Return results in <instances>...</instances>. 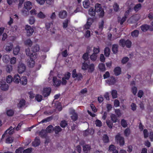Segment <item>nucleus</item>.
Returning a JSON list of instances; mask_svg holds the SVG:
<instances>
[{
  "label": "nucleus",
  "instance_id": "obj_54",
  "mask_svg": "<svg viewBox=\"0 0 153 153\" xmlns=\"http://www.w3.org/2000/svg\"><path fill=\"white\" fill-rule=\"evenodd\" d=\"M20 51V49L19 47H16L13 49V53L14 54L17 55L19 53Z\"/></svg>",
  "mask_w": 153,
  "mask_h": 153
},
{
  "label": "nucleus",
  "instance_id": "obj_7",
  "mask_svg": "<svg viewBox=\"0 0 153 153\" xmlns=\"http://www.w3.org/2000/svg\"><path fill=\"white\" fill-rule=\"evenodd\" d=\"M70 114L72 115L71 116V118L73 121H75L77 120L78 115L74 109H70Z\"/></svg>",
  "mask_w": 153,
  "mask_h": 153
},
{
  "label": "nucleus",
  "instance_id": "obj_60",
  "mask_svg": "<svg viewBox=\"0 0 153 153\" xmlns=\"http://www.w3.org/2000/svg\"><path fill=\"white\" fill-rule=\"evenodd\" d=\"M131 91L134 95H136L137 92V88L135 86H134L131 88Z\"/></svg>",
  "mask_w": 153,
  "mask_h": 153
},
{
  "label": "nucleus",
  "instance_id": "obj_56",
  "mask_svg": "<svg viewBox=\"0 0 153 153\" xmlns=\"http://www.w3.org/2000/svg\"><path fill=\"white\" fill-rule=\"evenodd\" d=\"M128 60L129 59L128 57H125L122 59L121 60V63L123 64H125L127 62Z\"/></svg>",
  "mask_w": 153,
  "mask_h": 153
},
{
  "label": "nucleus",
  "instance_id": "obj_26",
  "mask_svg": "<svg viewBox=\"0 0 153 153\" xmlns=\"http://www.w3.org/2000/svg\"><path fill=\"white\" fill-rule=\"evenodd\" d=\"M95 10L97 13L100 12L101 10L102 9L101 7V5L100 4H96L95 7Z\"/></svg>",
  "mask_w": 153,
  "mask_h": 153
},
{
  "label": "nucleus",
  "instance_id": "obj_30",
  "mask_svg": "<svg viewBox=\"0 0 153 153\" xmlns=\"http://www.w3.org/2000/svg\"><path fill=\"white\" fill-rule=\"evenodd\" d=\"M104 21L103 20H102L101 22L99 23L98 24V30L101 31L103 28V26L104 25Z\"/></svg>",
  "mask_w": 153,
  "mask_h": 153
},
{
  "label": "nucleus",
  "instance_id": "obj_45",
  "mask_svg": "<svg viewBox=\"0 0 153 153\" xmlns=\"http://www.w3.org/2000/svg\"><path fill=\"white\" fill-rule=\"evenodd\" d=\"M42 98V95L39 94H36L35 96V100L38 102H41Z\"/></svg>",
  "mask_w": 153,
  "mask_h": 153
},
{
  "label": "nucleus",
  "instance_id": "obj_59",
  "mask_svg": "<svg viewBox=\"0 0 153 153\" xmlns=\"http://www.w3.org/2000/svg\"><path fill=\"white\" fill-rule=\"evenodd\" d=\"M113 8L114 10L117 12L119 9V7L117 3H115L113 5Z\"/></svg>",
  "mask_w": 153,
  "mask_h": 153
},
{
  "label": "nucleus",
  "instance_id": "obj_11",
  "mask_svg": "<svg viewBox=\"0 0 153 153\" xmlns=\"http://www.w3.org/2000/svg\"><path fill=\"white\" fill-rule=\"evenodd\" d=\"M51 89L50 87L45 88L44 89L43 95L45 97L49 96L51 92Z\"/></svg>",
  "mask_w": 153,
  "mask_h": 153
},
{
  "label": "nucleus",
  "instance_id": "obj_21",
  "mask_svg": "<svg viewBox=\"0 0 153 153\" xmlns=\"http://www.w3.org/2000/svg\"><path fill=\"white\" fill-rule=\"evenodd\" d=\"M116 80L114 77L111 76L108 80V83L110 85H113L116 82Z\"/></svg>",
  "mask_w": 153,
  "mask_h": 153
},
{
  "label": "nucleus",
  "instance_id": "obj_55",
  "mask_svg": "<svg viewBox=\"0 0 153 153\" xmlns=\"http://www.w3.org/2000/svg\"><path fill=\"white\" fill-rule=\"evenodd\" d=\"M141 7V4L139 3L136 5L134 7V10L135 11H137Z\"/></svg>",
  "mask_w": 153,
  "mask_h": 153
},
{
  "label": "nucleus",
  "instance_id": "obj_3",
  "mask_svg": "<svg viewBox=\"0 0 153 153\" xmlns=\"http://www.w3.org/2000/svg\"><path fill=\"white\" fill-rule=\"evenodd\" d=\"M82 69L83 71L88 70V72L92 73L94 70L95 66L93 63H91L88 65L86 62H84L82 64Z\"/></svg>",
  "mask_w": 153,
  "mask_h": 153
},
{
  "label": "nucleus",
  "instance_id": "obj_47",
  "mask_svg": "<svg viewBox=\"0 0 153 153\" xmlns=\"http://www.w3.org/2000/svg\"><path fill=\"white\" fill-rule=\"evenodd\" d=\"M100 52V49L99 46H98L97 48H95V47L94 48L93 53L98 55V54Z\"/></svg>",
  "mask_w": 153,
  "mask_h": 153
},
{
  "label": "nucleus",
  "instance_id": "obj_16",
  "mask_svg": "<svg viewBox=\"0 0 153 153\" xmlns=\"http://www.w3.org/2000/svg\"><path fill=\"white\" fill-rule=\"evenodd\" d=\"M118 48L119 46L117 44L112 45L111 50L113 54H116L118 53Z\"/></svg>",
  "mask_w": 153,
  "mask_h": 153
},
{
  "label": "nucleus",
  "instance_id": "obj_34",
  "mask_svg": "<svg viewBox=\"0 0 153 153\" xmlns=\"http://www.w3.org/2000/svg\"><path fill=\"white\" fill-rule=\"evenodd\" d=\"M113 122L111 120H107L106 121V124L108 127V128L110 129H111L112 128L113 126Z\"/></svg>",
  "mask_w": 153,
  "mask_h": 153
},
{
  "label": "nucleus",
  "instance_id": "obj_27",
  "mask_svg": "<svg viewBox=\"0 0 153 153\" xmlns=\"http://www.w3.org/2000/svg\"><path fill=\"white\" fill-rule=\"evenodd\" d=\"M62 130V129L59 126H55L53 128V131L56 134H59Z\"/></svg>",
  "mask_w": 153,
  "mask_h": 153
},
{
  "label": "nucleus",
  "instance_id": "obj_52",
  "mask_svg": "<svg viewBox=\"0 0 153 153\" xmlns=\"http://www.w3.org/2000/svg\"><path fill=\"white\" fill-rule=\"evenodd\" d=\"M35 21V19L33 16L30 17L29 19V22L30 25L33 24Z\"/></svg>",
  "mask_w": 153,
  "mask_h": 153
},
{
  "label": "nucleus",
  "instance_id": "obj_36",
  "mask_svg": "<svg viewBox=\"0 0 153 153\" xmlns=\"http://www.w3.org/2000/svg\"><path fill=\"white\" fill-rule=\"evenodd\" d=\"M120 124L121 125L123 128L126 127L128 125L127 122L124 119H122L120 122Z\"/></svg>",
  "mask_w": 153,
  "mask_h": 153
},
{
  "label": "nucleus",
  "instance_id": "obj_61",
  "mask_svg": "<svg viewBox=\"0 0 153 153\" xmlns=\"http://www.w3.org/2000/svg\"><path fill=\"white\" fill-rule=\"evenodd\" d=\"M95 124L97 126L99 127H101L102 125V123L101 121L99 120H96L95 122Z\"/></svg>",
  "mask_w": 153,
  "mask_h": 153
},
{
  "label": "nucleus",
  "instance_id": "obj_14",
  "mask_svg": "<svg viewBox=\"0 0 153 153\" xmlns=\"http://www.w3.org/2000/svg\"><path fill=\"white\" fill-rule=\"evenodd\" d=\"M24 7L27 10H30L32 8V4L31 2L30 1L25 2L24 3Z\"/></svg>",
  "mask_w": 153,
  "mask_h": 153
},
{
  "label": "nucleus",
  "instance_id": "obj_4",
  "mask_svg": "<svg viewBox=\"0 0 153 153\" xmlns=\"http://www.w3.org/2000/svg\"><path fill=\"white\" fill-rule=\"evenodd\" d=\"M119 44L123 47L126 46L127 48H130L131 46V42L129 39L125 40L124 39H121L119 41Z\"/></svg>",
  "mask_w": 153,
  "mask_h": 153
},
{
  "label": "nucleus",
  "instance_id": "obj_29",
  "mask_svg": "<svg viewBox=\"0 0 153 153\" xmlns=\"http://www.w3.org/2000/svg\"><path fill=\"white\" fill-rule=\"evenodd\" d=\"M54 127L51 125L48 126L46 129V131L47 133H50L53 131Z\"/></svg>",
  "mask_w": 153,
  "mask_h": 153
},
{
  "label": "nucleus",
  "instance_id": "obj_32",
  "mask_svg": "<svg viewBox=\"0 0 153 153\" xmlns=\"http://www.w3.org/2000/svg\"><path fill=\"white\" fill-rule=\"evenodd\" d=\"M13 138L11 136H8L6 139L5 143H11L13 141Z\"/></svg>",
  "mask_w": 153,
  "mask_h": 153
},
{
  "label": "nucleus",
  "instance_id": "obj_38",
  "mask_svg": "<svg viewBox=\"0 0 153 153\" xmlns=\"http://www.w3.org/2000/svg\"><path fill=\"white\" fill-rule=\"evenodd\" d=\"M111 95L113 99H115L117 97V91L116 90H113L111 91Z\"/></svg>",
  "mask_w": 153,
  "mask_h": 153
},
{
  "label": "nucleus",
  "instance_id": "obj_53",
  "mask_svg": "<svg viewBox=\"0 0 153 153\" xmlns=\"http://www.w3.org/2000/svg\"><path fill=\"white\" fill-rule=\"evenodd\" d=\"M53 23L51 22H46L45 24V27L46 29L48 31L49 29L50 28L51 25H52Z\"/></svg>",
  "mask_w": 153,
  "mask_h": 153
},
{
  "label": "nucleus",
  "instance_id": "obj_15",
  "mask_svg": "<svg viewBox=\"0 0 153 153\" xmlns=\"http://www.w3.org/2000/svg\"><path fill=\"white\" fill-rule=\"evenodd\" d=\"M67 15V12L65 10H63L59 12V16L60 19H64L66 17Z\"/></svg>",
  "mask_w": 153,
  "mask_h": 153
},
{
  "label": "nucleus",
  "instance_id": "obj_6",
  "mask_svg": "<svg viewBox=\"0 0 153 153\" xmlns=\"http://www.w3.org/2000/svg\"><path fill=\"white\" fill-rule=\"evenodd\" d=\"M116 141L119 143L120 146H123L125 143L124 139V137L120 136V134H118L115 137Z\"/></svg>",
  "mask_w": 153,
  "mask_h": 153
},
{
  "label": "nucleus",
  "instance_id": "obj_33",
  "mask_svg": "<svg viewBox=\"0 0 153 153\" xmlns=\"http://www.w3.org/2000/svg\"><path fill=\"white\" fill-rule=\"evenodd\" d=\"M83 7L85 8H88L90 6V3L88 0H85L83 3Z\"/></svg>",
  "mask_w": 153,
  "mask_h": 153
},
{
  "label": "nucleus",
  "instance_id": "obj_43",
  "mask_svg": "<svg viewBox=\"0 0 153 153\" xmlns=\"http://www.w3.org/2000/svg\"><path fill=\"white\" fill-rule=\"evenodd\" d=\"M68 125V123L65 120L61 121L60 123V126L63 128H65Z\"/></svg>",
  "mask_w": 153,
  "mask_h": 153
},
{
  "label": "nucleus",
  "instance_id": "obj_23",
  "mask_svg": "<svg viewBox=\"0 0 153 153\" xmlns=\"http://www.w3.org/2000/svg\"><path fill=\"white\" fill-rule=\"evenodd\" d=\"M111 52L110 49L108 47H105L104 50V54L106 57H108Z\"/></svg>",
  "mask_w": 153,
  "mask_h": 153
},
{
  "label": "nucleus",
  "instance_id": "obj_46",
  "mask_svg": "<svg viewBox=\"0 0 153 153\" xmlns=\"http://www.w3.org/2000/svg\"><path fill=\"white\" fill-rule=\"evenodd\" d=\"M9 59V56L7 55H4L3 57V60L5 63H7L8 62Z\"/></svg>",
  "mask_w": 153,
  "mask_h": 153
},
{
  "label": "nucleus",
  "instance_id": "obj_1",
  "mask_svg": "<svg viewBox=\"0 0 153 153\" xmlns=\"http://www.w3.org/2000/svg\"><path fill=\"white\" fill-rule=\"evenodd\" d=\"M13 79V82L16 84L19 83L20 82L21 84L25 85L27 83V80L26 76H23L20 77L18 74H15L14 76Z\"/></svg>",
  "mask_w": 153,
  "mask_h": 153
},
{
  "label": "nucleus",
  "instance_id": "obj_31",
  "mask_svg": "<svg viewBox=\"0 0 153 153\" xmlns=\"http://www.w3.org/2000/svg\"><path fill=\"white\" fill-rule=\"evenodd\" d=\"M98 66L100 71L103 72L105 70V65L104 63H102L100 64Z\"/></svg>",
  "mask_w": 153,
  "mask_h": 153
},
{
  "label": "nucleus",
  "instance_id": "obj_64",
  "mask_svg": "<svg viewBox=\"0 0 153 153\" xmlns=\"http://www.w3.org/2000/svg\"><path fill=\"white\" fill-rule=\"evenodd\" d=\"M23 150V148L22 147H20L17 149L15 151L16 153H22Z\"/></svg>",
  "mask_w": 153,
  "mask_h": 153
},
{
  "label": "nucleus",
  "instance_id": "obj_48",
  "mask_svg": "<svg viewBox=\"0 0 153 153\" xmlns=\"http://www.w3.org/2000/svg\"><path fill=\"white\" fill-rule=\"evenodd\" d=\"M6 80L7 83H10L13 81V78L11 75H8L7 77Z\"/></svg>",
  "mask_w": 153,
  "mask_h": 153
},
{
  "label": "nucleus",
  "instance_id": "obj_41",
  "mask_svg": "<svg viewBox=\"0 0 153 153\" xmlns=\"http://www.w3.org/2000/svg\"><path fill=\"white\" fill-rule=\"evenodd\" d=\"M98 55L93 53L90 56V59L93 61H95L97 59Z\"/></svg>",
  "mask_w": 153,
  "mask_h": 153
},
{
  "label": "nucleus",
  "instance_id": "obj_12",
  "mask_svg": "<svg viewBox=\"0 0 153 153\" xmlns=\"http://www.w3.org/2000/svg\"><path fill=\"white\" fill-rule=\"evenodd\" d=\"M0 88L2 90L5 91L8 90L9 88L8 85L6 84L5 82L0 81Z\"/></svg>",
  "mask_w": 153,
  "mask_h": 153
},
{
  "label": "nucleus",
  "instance_id": "obj_9",
  "mask_svg": "<svg viewBox=\"0 0 153 153\" xmlns=\"http://www.w3.org/2000/svg\"><path fill=\"white\" fill-rule=\"evenodd\" d=\"M25 29L27 31V35L28 36H30L32 35L34 32L33 28L30 25H27L25 26Z\"/></svg>",
  "mask_w": 153,
  "mask_h": 153
},
{
  "label": "nucleus",
  "instance_id": "obj_5",
  "mask_svg": "<svg viewBox=\"0 0 153 153\" xmlns=\"http://www.w3.org/2000/svg\"><path fill=\"white\" fill-rule=\"evenodd\" d=\"M39 50L40 48L39 46L38 45L36 44L33 46L32 47V48H31V51H30V49L29 48H28L26 49V53L27 51L30 53V54L31 55L32 54H33V53H35V54H36V57L37 54L36 52L39 51Z\"/></svg>",
  "mask_w": 153,
  "mask_h": 153
},
{
  "label": "nucleus",
  "instance_id": "obj_19",
  "mask_svg": "<svg viewBox=\"0 0 153 153\" xmlns=\"http://www.w3.org/2000/svg\"><path fill=\"white\" fill-rule=\"evenodd\" d=\"M109 151L110 152H112V153H118V152L116 150L115 146L113 145H111L109 146Z\"/></svg>",
  "mask_w": 153,
  "mask_h": 153
},
{
  "label": "nucleus",
  "instance_id": "obj_2",
  "mask_svg": "<svg viewBox=\"0 0 153 153\" xmlns=\"http://www.w3.org/2000/svg\"><path fill=\"white\" fill-rule=\"evenodd\" d=\"M26 54L30 58V59L28 60L27 62L28 66L30 68H33L35 65L34 59L36 58V54L34 53L33 54H30V53L27 51H26Z\"/></svg>",
  "mask_w": 153,
  "mask_h": 153
},
{
  "label": "nucleus",
  "instance_id": "obj_17",
  "mask_svg": "<svg viewBox=\"0 0 153 153\" xmlns=\"http://www.w3.org/2000/svg\"><path fill=\"white\" fill-rule=\"evenodd\" d=\"M40 143V141L39 137H36L35 140L32 142V145L34 147H37L39 146Z\"/></svg>",
  "mask_w": 153,
  "mask_h": 153
},
{
  "label": "nucleus",
  "instance_id": "obj_44",
  "mask_svg": "<svg viewBox=\"0 0 153 153\" xmlns=\"http://www.w3.org/2000/svg\"><path fill=\"white\" fill-rule=\"evenodd\" d=\"M37 16L40 19H43L46 16L43 12L40 11L37 14Z\"/></svg>",
  "mask_w": 153,
  "mask_h": 153
},
{
  "label": "nucleus",
  "instance_id": "obj_40",
  "mask_svg": "<svg viewBox=\"0 0 153 153\" xmlns=\"http://www.w3.org/2000/svg\"><path fill=\"white\" fill-rule=\"evenodd\" d=\"M102 140L104 143H108L109 141V137L107 134H104L103 136Z\"/></svg>",
  "mask_w": 153,
  "mask_h": 153
},
{
  "label": "nucleus",
  "instance_id": "obj_63",
  "mask_svg": "<svg viewBox=\"0 0 153 153\" xmlns=\"http://www.w3.org/2000/svg\"><path fill=\"white\" fill-rule=\"evenodd\" d=\"M32 148H29L24 150L23 151V153H30L32 151Z\"/></svg>",
  "mask_w": 153,
  "mask_h": 153
},
{
  "label": "nucleus",
  "instance_id": "obj_58",
  "mask_svg": "<svg viewBox=\"0 0 153 153\" xmlns=\"http://www.w3.org/2000/svg\"><path fill=\"white\" fill-rule=\"evenodd\" d=\"M115 113L116 114V115H117V117H120L121 116V112L120 110V109H115Z\"/></svg>",
  "mask_w": 153,
  "mask_h": 153
},
{
  "label": "nucleus",
  "instance_id": "obj_13",
  "mask_svg": "<svg viewBox=\"0 0 153 153\" xmlns=\"http://www.w3.org/2000/svg\"><path fill=\"white\" fill-rule=\"evenodd\" d=\"M53 85L55 87H58L59 86L61 83V81L59 79H57L56 77H53Z\"/></svg>",
  "mask_w": 153,
  "mask_h": 153
},
{
  "label": "nucleus",
  "instance_id": "obj_24",
  "mask_svg": "<svg viewBox=\"0 0 153 153\" xmlns=\"http://www.w3.org/2000/svg\"><path fill=\"white\" fill-rule=\"evenodd\" d=\"M118 117L116 115L114 114H112L110 116L111 120L114 123H116L117 121Z\"/></svg>",
  "mask_w": 153,
  "mask_h": 153
},
{
  "label": "nucleus",
  "instance_id": "obj_20",
  "mask_svg": "<svg viewBox=\"0 0 153 153\" xmlns=\"http://www.w3.org/2000/svg\"><path fill=\"white\" fill-rule=\"evenodd\" d=\"M39 136L42 138H45L47 136V132L44 129H42L39 132Z\"/></svg>",
  "mask_w": 153,
  "mask_h": 153
},
{
  "label": "nucleus",
  "instance_id": "obj_49",
  "mask_svg": "<svg viewBox=\"0 0 153 153\" xmlns=\"http://www.w3.org/2000/svg\"><path fill=\"white\" fill-rule=\"evenodd\" d=\"M14 128H13L12 127L10 126L8 129L6 131H7V133L9 134H12L14 132Z\"/></svg>",
  "mask_w": 153,
  "mask_h": 153
},
{
  "label": "nucleus",
  "instance_id": "obj_22",
  "mask_svg": "<svg viewBox=\"0 0 153 153\" xmlns=\"http://www.w3.org/2000/svg\"><path fill=\"white\" fill-rule=\"evenodd\" d=\"M13 45L12 43H10L6 45L5 49L7 51H12L13 48Z\"/></svg>",
  "mask_w": 153,
  "mask_h": 153
},
{
  "label": "nucleus",
  "instance_id": "obj_39",
  "mask_svg": "<svg viewBox=\"0 0 153 153\" xmlns=\"http://www.w3.org/2000/svg\"><path fill=\"white\" fill-rule=\"evenodd\" d=\"M6 113L7 116H13L14 113V111L10 109L7 111Z\"/></svg>",
  "mask_w": 153,
  "mask_h": 153
},
{
  "label": "nucleus",
  "instance_id": "obj_10",
  "mask_svg": "<svg viewBox=\"0 0 153 153\" xmlns=\"http://www.w3.org/2000/svg\"><path fill=\"white\" fill-rule=\"evenodd\" d=\"M140 28L143 32H146L149 29L150 31H153V28L147 24H144L141 25L140 26Z\"/></svg>",
  "mask_w": 153,
  "mask_h": 153
},
{
  "label": "nucleus",
  "instance_id": "obj_37",
  "mask_svg": "<svg viewBox=\"0 0 153 153\" xmlns=\"http://www.w3.org/2000/svg\"><path fill=\"white\" fill-rule=\"evenodd\" d=\"M70 22V21L68 19L65 20L63 23V28H67L68 25V23Z\"/></svg>",
  "mask_w": 153,
  "mask_h": 153
},
{
  "label": "nucleus",
  "instance_id": "obj_8",
  "mask_svg": "<svg viewBox=\"0 0 153 153\" xmlns=\"http://www.w3.org/2000/svg\"><path fill=\"white\" fill-rule=\"evenodd\" d=\"M26 67L25 65L22 63H19L18 66V71L19 74H22L26 70Z\"/></svg>",
  "mask_w": 153,
  "mask_h": 153
},
{
  "label": "nucleus",
  "instance_id": "obj_42",
  "mask_svg": "<svg viewBox=\"0 0 153 153\" xmlns=\"http://www.w3.org/2000/svg\"><path fill=\"white\" fill-rule=\"evenodd\" d=\"M127 17L125 16H123L120 19H118V22L120 23L121 25H122L123 23L125 22L126 19Z\"/></svg>",
  "mask_w": 153,
  "mask_h": 153
},
{
  "label": "nucleus",
  "instance_id": "obj_57",
  "mask_svg": "<svg viewBox=\"0 0 153 153\" xmlns=\"http://www.w3.org/2000/svg\"><path fill=\"white\" fill-rule=\"evenodd\" d=\"M138 34L139 31L137 30H135L131 33V35L133 36L137 37L138 36Z\"/></svg>",
  "mask_w": 153,
  "mask_h": 153
},
{
  "label": "nucleus",
  "instance_id": "obj_25",
  "mask_svg": "<svg viewBox=\"0 0 153 153\" xmlns=\"http://www.w3.org/2000/svg\"><path fill=\"white\" fill-rule=\"evenodd\" d=\"M25 101L23 99H22L19 101V103L17 104L18 107L20 108L24 106L25 103Z\"/></svg>",
  "mask_w": 153,
  "mask_h": 153
},
{
  "label": "nucleus",
  "instance_id": "obj_51",
  "mask_svg": "<svg viewBox=\"0 0 153 153\" xmlns=\"http://www.w3.org/2000/svg\"><path fill=\"white\" fill-rule=\"evenodd\" d=\"M91 149V147L88 145H86L83 146V150L84 152L88 151Z\"/></svg>",
  "mask_w": 153,
  "mask_h": 153
},
{
  "label": "nucleus",
  "instance_id": "obj_18",
  "mask_svg": "<svg viewBox=\"0 0 153 153\" xmlns=\"http://www.w3.org/2000/svg\"><path fill=\"white\" fill-rule=\"evenodd\" d=\"M114 74L116 76H118L121 74V68L119 67H116L114 68Z\"/></svg>",
  "mask_w": 153,
  "mask_h": 153
},
{
  "label": "nucleus",
  "instance_id": "obj_35",
  "mask_svg": "<svg viewBox=\"0 0 153 153\" xmlns=\"http://www.w3.org/2000/svg\"><path fill=\"white\" fill-rule=\"evenodd\" d=\"M25 45L27 46L30 47L32 45V42L30 39H27L24 42Z\"/></svg>",
  "mask_w": 153,
  "mask_h": 153
},
{
  "label": "nucleus",
  "instance_id": "obj_62",
  "mask_svg": "<svg viewBox=\"0 0 153 153\" xmlns=\"http://www.w3.org/2000/svg\"><path fill=\"white\" fill-rule=\"evenodd\" d=\"M78 74L76 73V69L73 70L72 72V76L74 78L76 77L77 76Z\"/></svg>",
  "mask_w": 153,
  "mask_h": 153
},
{
  "label": "nucleus",
  "instance_id": "obj_28",
  "mask_svg": "<svg viewBox=\"0 0 153 153\" xmlns=\"http://www.w3.org/2000/svg\"><path fill=\"white\" fill-rule=\"evenodd\" d=\"M96 11L94 8H90L88 11V14L92 16H95L96 14Z\"/></svg>",
  "mask_w": 153,
  "mask_h": 153
},
{
  "label": "nucleus",
  "instance_id": "obj_50",
  "mask_svg": "<svg viewBox=\"0 0 153 153\" xmlns=\"http://www.w3.org/2000/svg\"><path fill=\"white\" fill-rule=\"evenodd\" d=\"M130 130L128 128H126L124 131V135L126 136H128L130 134Z\"/></svg>",
  "mask_w": 153,
  "mask_h": 153
}]
</instances>
